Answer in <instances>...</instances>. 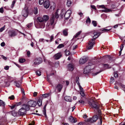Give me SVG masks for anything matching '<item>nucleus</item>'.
<instances>
[{
  "instance_id": "1",
  "label": "nucleus",
  "mask_w": 125,
  "mask_h": 125,
  "mask_svg": "<svg viewBox=\"0 0 125 125\" xmlns=\"http://www.w3.org/2000/svg\"><path fill=\"white\" fill-rule=\"evenodd\" d=\"M88 103L92 107L94 108L96 110L94 111L95 112L96 111V115H97L100 116L99 118L100 119V122L99 123V125H101L102 122V118L100 116L101 112V110L99 109V106L98 105L97 103L93 99H91L89 101Z\"/></svg>"
},
{
  "instance_id": "2",
  "label": "nucleus",
  "mask_w": 125,
  "mask_h": 125,
  "mask_svg": "<svg viewBox=\"0 0 125 125\" xmlns=\"http://www.w3.org/2000/svg\"><path fill=\"white\" fill-rule=\"evenodd\" d=\"M93 32V34L94 35L93 36V38L90 39L88 43V49L90 50L92 49L93 46V45L95 44V41L96 38L98 37H96V36H98V31H95Z\"/></svg>"
},
{
  "instance_id": "3",
  "label": "nucleus",
  "mask_w": 125,
  "mask_h": 125,
  "mask_svg": "<svg viewBox=\"0 0 125 125\" xmlns=\"http://www.w3.org/2000/svg\"><path fill=\"white\" fill-rule=\"evenodd\" d=\"M50 22L48 23L46 26L47 28L49 29H53L55 25L56 24V21H55V18L54 15L51 17L50 21Z\"/></svg>"
},
{
  "instance_id": "4",
  "label": "nucleus",
  "mask_w": 125,
  "mask_h": 125,
  "mask_svg": "<svg viewBox=\"0 0 125 125\" xmlns=\"http://www.w3.org/2000/svg\"><path fill=\"white\" fill-rule=\"evenodd\" d=\"M29 111V110L23 104L22 105L21 108L19 110L18 114L20 116H23L25 115L27 112Z\"/></svg>"
},
{
  "instance_id": "5",
  "label": "nucleus",
  "mask_w": 125,
  "mask_h": 125,
  "mask_svg": "<svg viewBox=\"0 0 125 125\" xmlns=\"http://www.w3.org/2000/svg\"><path fill=\"white\" fill-rule=\"evenodd\" d=\"M36 102L33 101H28L27 104H24L29 110L30 107H34L36 105Z\"/></svg>"
},
{
  "instance_id": "6",
  "label": "nucleus",
  "mask_w": 125,
  "mask_h": 125,
  "mask_svg": "<svg viewBox=\"0 0 125 125\" xmlns=\"http://www.w3.org/2000/svg\"><path fill=\"white\" fill-rule=\"evenodd\" d=\"M98 116L97 115H94L92 118H90L87 120V121L91 123L95 122L97 120L98 118Z\"/></svg>"
},
{
  "instance_id": "7",
  "label": "nucleus",
  "mask_w": 125,
  "mask_h": 125,
  "mask_svg": "<svg viewBox=\"0 0 125 125\" xmlns=\"http://www.w3.org/2000/svg\"><path fill=\"white\" fill-rule=\"evenodd\" d=\"M94 68V67L91 68L90 65L86 66L84 68V73L86 74L90 72L91 69Z\"/></svg>"
},
{
  "instance_id": "8",
  "label": "nucleus",
  "mask_w": 125,
  "mask_h": 125,
  "mask_svg": "<svg viewBox=\"0 0 125 125\" xmlns=\"http://www.w3.org/2000/svg\"><path fill=\"white\" fill-rule=\"evenodd\" d=\"M71 13L72 11L71 10H67L65 13L64 15V17L65 19H68L70 17Z\"/></svg>"
},
{
  "instance_id": "9",
  "label": "nucleus",
  "mask_w": 125,
  "mask_h": 125,
  "mask_svg": "<svg viewBox=\"0 0 125 125\" xmlns=\"http://www.w3.org/2000/svg\"><path fill=\"white\" fill-rule=\"evenodd\" d=\"M42 62V59L41 58L39 57L38 58H36L34 60V64L35 65H38L41 63Z\"/></svg>"
},
{
  "instance_id": "10",
  "label": "nucleus",
  "mask_w": 125,
  "mask_h": 125,
  "mask_svg": "<svg viewBox=\"0 0 125 125\" xmlns=\"http://www.w3.org/2000/svg\"><path fill=\"white\" fill-rule=\"evenodd\" d=\"M62 87L63 86L62 84H58L56 86L55 90H57L58 92H60L61 91Z\"/></svg>"
},
{
  "instance_id": "11",
  "label": "nucleus",
  "mask_w": 125,
  "mask_h": 125,
  "mask_svg": "<svg viewBox=\"0 0 125 125\" xmlns=\"http://www.w3.org/2000/svg\"><path fill=\"white\" fill-rule=\"evenodd\" d=\"M28 10L27 9H24L22 11V14L23 16L26 17L28 16Z\"/></svg>"
},
{
  "instance_id": "12",
  "label": "nucleus",
  "mask_w": 125,
  "mask_h": 125,
  "mask_svg": "<svg viewBox=\"0 0 125 125\" xmlns=\"http://www.w3.org/2000/svg\"><path fill=\"white\" fill-rule=\"evenodd\" d=\"M8 33L9 37H14L16 35L15 32L13 30L9 31Z\"/></svg>"
},
{
  "instance_id": "13",
  "label": "nucleus",
  "mask_w": 125,
  "mask_h": 125,
  "mask_svg": "<svg viewBox=\"0 0 125 125\" xmlns=\"http://www.w3.org/2000/svg\"><path fill=\"white\" fill-rule=\"evenodd\" d=\"M62 56L61 52H59L56 54L54 56V59L56 60L59 59Z\"/></svg>"
},
{
  "instance_id": "14",
  "label": "nucleus",
  "mask_w": 125,
  "mask_h": 125,
  "mask_svg": "<svg viewBox=\"0 0 125 125\" xmlns=\"http://www.w3.org/2000/svg\"><path fill=\"white\" fill-rule=\"evenodd\" d=\"M43 4L44 7L46 8H48L49 7L50 2L48 0H45Z\"/></svg>"
},
{
  "instance_id": "15",
  "label": "nucleus",
  "mask_w": 125,
  "mask_h": 125,
  "mask_svg": "<svg viewBox=\"0 0 125 125\" xmlns=\"http://www.w3.org/2000/svg\"><path fill=\"white\" fill-rule=\"evenodd\" d=\"M74 65L73 63H70L68 66V69L70 71H72L74 69Z\"/></svg>"
},
{
  "instance_id": "16",
  "label": "nucleus",
  "mask_w": 125,
  "mask_h": 125,
  "mask_svg": "<svg viewBox=\"0 0 125 125\" xmlns=\"http://www.w3.org/2000/svg\"><path fill=\"white\" fill-rule=\"evenodd\" d=\"M69 120L71 123H75L77 122V120L74 119L72 116H70L69 118Z\"/></svg>"
},
{
  "instance_id": "17",
  "label": "nucleus",
  "mask_w": 125,
  "mask_h": 125,
  "mask_svg": "<svg viewBox=\"0 0 125 125\" xmlns=\"http://www.w3.org/2000/svg\"><path fill=\"white\" fill-rule=\"evenodd\" d=\"M86 61V58H81L79 60V62L81 64H83Z\"/></svg>"
},
{
  "instance_id": "18",
  "label": "nucleus",
  "mask_w": 125,
  "mask_h": 125,
  "mask_svg": "<svg viewBox=\"0 0 125 125\" xmlns=\"http://www.w3.org/2000/svg\"><path fill=\"white\" fill-rule=\"evenodd\" d=\"M65 100L67 101L71 102L72 98L70 96H66L64 97Z\"/></svg>"
},
{
  "instance_id": "19",
  "label": "nucleus",
  "mask_w": 125,
  "mask_h": 125,
  "mask_svg": "<svg viewBox=\"0 0 125 125\" xmlns=\"http://www.w3.org/2000/svg\"><path fill=\"white\" fill-rule=\"evenodd\" d=\"M39 28H44L45 26V24L44 22H41L38 23Z\"/></svg>"
},
{
  "instance_id": "20",
  "label": "nucleus",
  "mask_w": 125,
  "mask_h": 125,
  "mask_svg": "<svg viewBox=\"0 0 125 125\" xmlns=\"http://www.w3.org/2000/svg\"><path fill=\"white\" fill-rule=\"evenodd\" d=\"M42 97H40L38 99L37 102L39 106H40L42 105Z\"/></svg>"
},
{
  "instance_id": "21",
  "label": "nucleus",
  "mask_w": 125,
  "mask_h": 125,
  "mask_svg": "<svg viewBox=\"0 0 125 125\" xmlns=\"http://www.w3.org/2000/svg\"><path fill=\"white\" fill-rule=\"evenodd\" d=\"M9 113L14 116H16L17 115V112L15 111H13L9 112Z\"/></svg>"
},
{
  "instance_id": "22",
  "label": "nucleus",
  "mask_w": 125,
  "mask_h": 125,
  "mask_svg": "<svg viewBox=\"0 0 125 125\" xmlns=\"http://www.w3.org/2000/svg\"><path fill=\"white\" fill-rule=\"evenodd\" d=\"M47 104H46L44 106L43 108V114L44 115V116L45 117H47V115H46V107L47 106Z\"/></svg>"
},
{
  "instance_id": "23",
  "label": "nucleus",
  "mask_w": 125,
  "mask_h": 125,
  "mask_svg": "<svg viewBox=\"0 0 125 125\" xmlns=\"http://www.w3.org/2000/svg\"><path fill=\"white\" fill-rule=\"evenodd\" d=\"M68 30L67 29H65L62 31L63 35L64 36H67L68 35Z\"/></svg>"
},
{
  "instance_id": "24",
  "label": "nucleus",
  "mask_w": 125,
  "mask_h": 125,
  "mask_svg": "<svg viewBox=\"0 0 125 125\" xmlns=\"http://www.w3.org/2000/svg\"><path fill=\"white\" fill-rule=\"evenodd\" d=\"M42 19H43V21H46L49 19V17L47 15H45L43 16Z\"/></svg>"
},
{
  "instance_id": "25",
  "label": "nucleus",
  "mask_w": 125,
  "mask_h": 125,
  "mask_svg": "<svg viewBox=\"0 0 125 125\" xmlns=\"http://www.w3.org/2000/svg\"><path fill=\"white\" fill-rule=\"evenodd\" d=\"M14 82L15 83V85L18 88H19L20 85H21V83H20V82L19 81H15Z\"/></svg>"
},
{
  "instance_id": "26",
  "label": "nucleus",
  "mask_w": 125,
  "mask_h": 125,
  "mask_svg": "<svg viewBox=\"0 0 125 125\" xmlns=\"http://www.w3.org/2000/svg\"><path fill=\"white\" fill-rule=\"evenodd\" d=\"M37 21L38 22V23L41 22H43V19L41 17H39L37 19Z\"/></svg>"
},
{
  "instance_id": "27",
  "label": "nucleus",
  "mask_w": 125,
  "mask_h": 125,
  "mask_svg": "<svg viewBox=\"0 0 125 125\" xmlns=\"http://www.w3.org/2000/svg\"><path fill=\"white\" fill-rule=\"evenodd\" d=\"M104 10H102V11L103 12H109L111 11L112 10L110 9H108L107 8H105V9H104Z\"/></svg>"
},
{
  "instance_id": "28",
  "label": "nucleus",
  "mask_w": 125,
  "mask_h": 125,
  "mask_svg": "<svg viewBox=\"0 0 125 125\" xmlns=\"http://www.w3.org/2000/svg\"><path fill=\"white\" fill-rule=\"evenodd\" d=\"M111 29V28H110L109 29L104 28L102 30V31H103L102 32H107L110 30Z\"/></svg>"
},
{
  "instance_id": "29",
  "label": "nucleus",
  "mask_w": 125,
  "mask_h": 125,
  "mask_svg": "<svg viewBox=\"0 0 125 125\" xmlns=\"http://www.w3.org/2000/svg\"><path fill=\"white\" fill-rule=\"evenodd\" d=\"M82 32V31H80L78 32L74 36V38L75 37V38H76L77 37H78V36H79L80 34Z\"/></svg>"
},
{
  "instance_id": "30",
  "label": "nucleus",
  "mask_w": 125,
  "mask_h": 125,
  "mask_svg": "<svg viewBox=\"0 0 125 125\" xmlns=\"http://www.w3.org/2000/svg\"><path fill=\"white\" fill-rule=\"evenodd\" d=\"M91 20L89 17H88L87 20L86 21V23L87 24H89L91 23Z\"/></svg>"
},
{
  "instance_id": "31",
  "label": "nucleus",
  "mask_w": 125,
  "mask_h": 125,
  "mask_svg": "<svg viewBox=\"0 0 125 125\" xmlns=\"http://www.w3.org/2000/svg\"><path fill=\"white\" fill-rule=\"evenodd\" d=\"M5 105V103L2 100H0V106H4Z\"/></svg>"
},
{
  "instance_id": "32",
  "label": "nucleus",
  "mask_w": 125,
  "mask_h": 125,
  "mask_svg": "<svg viewBox=\"0 0 125 125\" xmlns=\"http://www.w3.org/2000/svg\"><path fill=\"white\" fill-rule=\"evenodd\" d=\"M54 15V18H55L56 19H57L59 17V15H58V14L57 13V12H56L55 13V15H52H52ZM55 21H56L55 20Z\"/></svg>"
},
{
  "instance_id": "33",
  "label": "nucleus",
  "mask_w": 125,
  "mask_h": 125,
  "mask_svg": "<svg viewBox=\"0 0 125 125\" xmlns=\"http://www.w3.org/2000/svg\"><path fill=\"white\" fill-rule=\"evenodd\" d=\"M39 41L41 42H44L46 41L47 42H49V40H45L43 38H41L40 39Z\"/></svg>"
},
{
  "instance_id": "34",
  "label": "nucleus",
  "mask_w": 125,
  "mask_h": 125,
  "mask_svg": "<svg viewBox=\"0 0 125 125\" xmlns=\"http://www.w3.org/2000/svg\"><path fill=\"white\" fill-rule=\"evenodd\" d=\"M92 23L94 27H96L97 26V22L96 21H92Z\"/></svg>"
},
{
  "instance_id": "35",
  "label": "nucleus",
  "mask_w": 125,
  "mask_h": 125,
  "mask_svg": "<svg viewBox=\"0 0 125 125\" xmlns=\"http://www.w3.org/2000/svg\"><path fill=\"white\" fill-rule=\"evenodd\" d=\"M72 4V2L70 0H68L67 2V5L68 7H70Z\"/></svg>"
},
{
  "instance_id": "36",
  "label": "nucleus",
  "mask_w": 125,
  "mask_h": 125,
  "mask_svg": "<svg viewBox=\"0 0 125 125\" xmlns=\"http://www.w3.org/2000/svg\"><path fill=\"white\" fill-rule=\"evenodd\" d=\"M50 95V94L49 93L46 94L42 95V96L44 98H46L49 96Z\"/></svg>"
},
{
  "instance_id": "37",
  "label": "nucleus",
  "mask_w": 125,
  "mask_h": 125,
  "mask_svg": "<svg viewBox=\"0 0 125 125\" xmlns=\"http://www.w3.org/2000/svg\"><path fill=\"white\" fill-rule=\"evenodd\" d=\"M25 61V59H24L20 58L19 59V61L21 63H22Z\"/></svg>"
},
{
  "instance_id": "38",
  "label": "nucleus",
  "mask_w": 125,
  "mask_h": 125,
  "mask_svg": "<svg viewBox=\"0 0 125 125\" xmlns=\"http://www.w3.org/2000/svg\"><path fill=\"white\" fill-rule=\"evenodd\" d=\"M64 47V45L63 44H60L57 47V48L58 49H60L62 48H63Z\"/></svg>"
},
{
  "instance_id": "39",
  "label": "nucleus",
  "mask_w": 125,
  "mask_h": 125,
  "mask_svg": "<svg viewBox=\"0 0 125 125\" xmlns=\"http://www.w3.org/2000/svg\"><path fill=\"white\" fill-rule=\"evenodd\" d=\"M115 81V80L113 77H112L111 78L110 81V83L111 84L113 83Z\"/></svg>"
},
{
  "instance_id": "40",
  "label": "nucleus",
  "mask_w": 125,
  "mask_h": 125,
  "mask_svg": "<svg viewBox=\"0 0 125 125\" xmlns=\"http://www.w3.org/2000/svg\"><path fill=\"white\" fill-rule=\"evenodd\" d=\"M34 12L35 14H37L38 13V10L37 7H35L34 10Z\"/></svg>"
},
{
  "instance_id": "41",
  "label": "nucleus",
  "mask_w": 125,
  "mask_h": 125,
  "mask_svg": "<svg viewBox=\"0 0 125 125\" xmlns=\"http://www.w3.org/2000/svg\"><path fill=\"white\" fill-rule=\"evenodd\" d=\"M65 55H69L70 53V52L68 50H66L65 51Z\"/></svg>"
},
{
  "instance_id": "42",
  "label": "nucleus",
  "mask_w": 125,
  "mask_h": 125,
  "mask_svg": "<svg viewBox=\"0 0 125 125\" xmlns=\"http://www.w3.org/2000/svg\"><path fill=\"white\" fill-rule=\"evenodd\" d=\"M44 1V0H39V3L40 5H42Z\"/></svg>"
},
{
  "instance_id": "43",
  "label": "nucleus",
  "mask_w": 125,
  "mask_h": 125,
  "mask_svg": "<svg viewBox=\"0 0 125 125\" xmlns=\"http://www.w3.org/2000/svg\"><path fill=\"white\" fill-rule=\"evenodd\" d=\"M36 74L37 75L39 76H40L41 75V72L39 71H38L36 72Z\"/></svg>"
},
{
  "instance_id": "44",
  "label": "nucleus",
  "mask_w": 125,
  "mask_h": 125,
  "mask_svg": "<svg viewBox=\"0 0 125 125\" xmlns=\"http://www.w3.org/2000/svg\"><path fill=\"white\" fill-rule=\"evenodd\" d=\"M80 93L82 96L83 97L84 96V94L83 91H80Z\"/></svg>"
},
{
  "instance_id": "45",
  "label": "nucleus",
  "mask_w": 125,
  "mask_h": 125,
  "mask_svg": "<svg viewBox=\"0 0 125 125\" xmlns=\"http://www.w3.org/2000/svg\"><path fill=\"white\" fill-rule=\"evenodd\" d=\"M104 67L106 68H108L109 65L107 64H104L103 65Z\"/></svg>"
},
{
  "instance_id": "46",
  "label": "nucleus",
  "mask_w": 125,
  "mask_h": 125,
  "mask_svg": "<svg viewBox=\"0 0 125 125\" xmlns=\"http://www.w3.org/2000/svg\"><path fill=\"white\" fill-rule=\"evenodd\" d=\"M16 1L15 0H13L12 2V3L11 5V8H12L14 7V5Z\"/></svg>"
},
{
  "instance_id": "47",
  "label": "nucleus",
  "mask_w": 125,
  "mask_h": 125,
  "mask_svg": "<svg viewBox=\"0 0 125 125\" xmlns=\"http://www.w3.org/2000/svg\"><path fill=\"white\" fill-rule=\"evenodd\" d=\"M78 102L81 104H84V102L81 99L80 100L78 101Z\"/></svg>"
},
{
  "instance_id": "48",
  "label": "nucleus",
  "mask_w": 125,
  "mask_h": 125,
  "mask_svg": "<svg viewBox=\"0 0 125 125\" xmlns=\"http://www.w3.org/2000/svg\"><path fill=\"white\" fill-rule=\"evenodd\" d=\"M14 98V96L13 95H12L9 97V98L11 100H13Z\"/></svg>"
},
{
  "instance_id": "49",
  "label": "nucleus",
  "mask_w": 125,
  "mask_h": 125,
  "mask_svg": "<svg viewBox=\"0 0 125 125\" xmlns=\"http://www.w3.org/2000/svg\"><path fill=\"white\" fill-rule=\"evenodd\" d=\"M32 23H30L27 25V27L28 28H29L31 27V26H32Z\"/></svg>"
},
{
  "instance_id": "50",
  "label": "nucleus",
  "mask_w": 125,
  "mask_h": 125,
  "mask_svg": "<svg viewBox=\"0 0 125 125\" xmlns=\"http://www.w3.org/2000/svg\"><path fill=\"white\" fill-rule=\"evenodd\" d=\"M5 29V25L0 29V32H2Z\"/></svg>"
},
{
  "instance_id": "51",
  "label": "nucleus",
  "mask_w": 125,
  "mask_h": 125,
  "mask_svg": "<svg viewBox=\"0 0 125 125\" xmlns=\"http://www.w3.org/2000/svg\"><path fill=\"white\" fill-rule=\"evenodd\" d=\"M59 61L56 62L55 63V66L58 67L59 65Z\"/></svg>"
},
{
  "instance_id": "52",
  "label": "nucleus",
  "mask_w": 125,
  "mask_h": 125,
  "mask_svg": "<svg viewBox=\"0 0 125 125\" xmlns=\"http://www.w3.org/2000/svg\"><path fill=\"white\" fill-rule=\"evenodd\" d=\"M102 71H100L99 72H97V73H93L92 74H93V76H95V75H97V74H98V73H100Z\"/></svg>"
},
{
  "instance_id": "53",
  "label": "nucleus",
  "mask_w": 125,
  "mask_h": 125,
  "mask_svg": "<svg viewBox=\"0 0 125 125\" xmlns=\"http://www.w3.org/2000/svg\"><path fill=\"white\" fill-rule=\"evenodd\" d=\"M79 86L80 91H83V88L80 85V84H79Z\"/></svg>"
},
{
  "instance_id": "54",
  "label": "nucleus",
  "mask_w": 125,
  "mask_h": 125,
  "mask_svg": "<svg viewBox=\"0 0 125 125\" xmlns=\"http://www.w3.org/2000/svg\"><path fill=\"white\" fill-rule=\"evenodd\" d=\"M16 106V104H14L13 105L10 106V107L11 108V109H13Z\"/></svg>"
},
{
  "instance_id": "55",
  "label": "nucleus",
  "mask_w": 125,
  "mask_h": 125,
  "mask_svg": "<svg viewBox=\"0 0 125 125\" xmlns=\"http://www.w3.org/2000/svg\"><path fill=\"white\" fill-rule=\"evenodd\" d=\"M4 83L6 84V85L7 86H8L10 84H9V82H6V81H5Z\"/></svg>"
},
{
  "instance_id": "56",
  "label": "nucleus",
  "mask_w": 125,
  "mask_h": 125,
  "mask_svg": "<svg viewBox=\"0 0 125 125\" xmlns=\"http://www.w3.org/2000/svg\"><path fill=\"white\" fill-rule=\"evenodd\" d=\"M53 38H54L53 34H52L51 36L50 37V41L52 42V40L53 39Z\"/></svg>"
},
{
  "instance_id": "57",
  "label": "nucleus",
  "mask_w": 125,
  "mask_h": 125,
  "mask_svg": "<svg viewBox=\"0 0 125 125\" xmlns=\"http://www.w3.org/2000/svg\"><path fill=\"white\" fill-rule=\"evenodd\" d=\"M88 65H90L91 66V68H92L93 67H93V65L92 63L91 62H89L88 63Z\"/></svg>"
},
{
  "instance_id": "58",
  "label": "nucleus",
  "mask_w": 125,
  "mask_h": 125,
  "mask_svg": "<svg viewBox=\"0 0 125 125\" xmlns=\"http://www.w3.org/2000/svg\"><path fill=\"white\" fill-rule=\"evenodd\" d=\"M3 9L2 7L0 8V12L1 13H3Z\"/></svg>"
},
{
  "instance_id": "59",
  "label": "nucleus",
  "mask_w": 125,
  "mask_h": 125,
  "mask_svg": "<svg viewBox=\"0 0 125 125\" xmlns=\"http://www.w3.org/2000/svg\"><path fill=\"white\" fill-rule=\"evenodd\" d=\"M99 7L100 8H102L103 9H105V7L104 5H100L99 6Z\"/></svg>"
},
{
  "instance_id": "60",
  "label": "nucleus",
  "mask_w": 125,
  "mask_h": 125,
  "mask_svg": "<svg viewBox=\"0 0 125 125\" xmlns=\"http://www.w3.org/2000/svg\"><path fill=\"white\" fill-rule=\"evenodd\" d=\"M103 33V32L98 31V36H97V37H98Z\"/></svg>"
},
{
  "instance_id": "61",
  "label": "nucleus",
  "mask_w": 125,
  "mask_h": 125,
  "mask_svg": "<svg viewBox=\"0 0 125 125\" xmlns=\"http://www.w3.org/2000/svg\"><path fill=\"white\" fill-rule=\"evenodd\" d=\"M124 47V44H122L120 46V50H122L123 48Z\"/></svg>"
},
{
  "instance_id": "62",
  "label": "nucleus",
  "mask_w": 125,
  "mask_h": 125,
  "mask_svg": "<svg viewBox=\"0 0 125 125\" xmlns=\"http://www.w3.org/2000/svg\"><path fill=\"white\" fill-rule=\"evenodd\" d=\"M91 8L93 9H94L95 10H96V8L95 6L94 5H91Z\"/></svg>"
},
{
  "instance_id": "63",
  "label": "nucleus",
  "mask_w": 125,
  "mask_h": 125,
  "mask_svg": "<svg viewBox=\"0 0 125 125\" xmlns=\"http://www.w3.org/2000/svg\"><path fill=\"white\" fill-rule=\"evenodd\" d=\"M1 57H2V58L4 60H6L7 59V58L6 57L4 56H3V55H1Z\"/></svg>"
},
{
  "instance_id": "64",
  "label": "nucleus",
  "mask_w": 125,
  "mask_h": 125,
  "mask_svg": "<svg viewBox=\"0 0 125 125\" xmlns=\"http://www.w3.org/2000/svg\"><path fill=\"white\" fill-rule=\"evenodd\" d=\"M35 124V122L34 121H32L31 123L29 124V125H34Z\"/></svg>"
}]
</instances>
